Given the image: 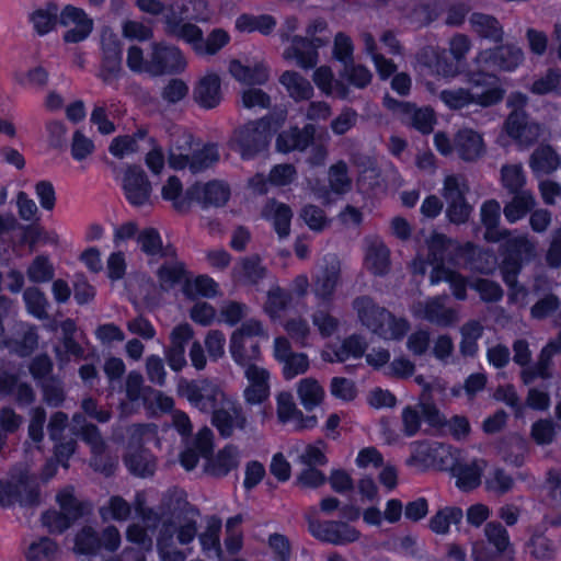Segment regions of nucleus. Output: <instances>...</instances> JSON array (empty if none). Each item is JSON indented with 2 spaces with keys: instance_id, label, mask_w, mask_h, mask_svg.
<instances>
[{
  "instance_id": "nucleus-1",
  "label": "nucleus",
  "mask_w": 561,
  "mask_h": 561,
  "mask_svg": "<svg viewBox=\"0 0 561 561\" xmlns=\"http://www.w3.org/2000/svg\"><path fill=\"white\" fill-rule=\"evenodd\" d=\"M449 243L450 240L444 234L434 233L428 241L432 261L416 256L409 265L412 276L424 277L427 267L431 266L430 280H470L469 276L461 272L469 263V252L460 248L450 251Z\"/></svg>"
},
{
  "instance_id": "nucleus-2",
  "label": "nucleus",
  "mask_w": 561,
  "mask_h": 561,
  "mask_svg": "<svg viewBox=\"0 0 561 561\" xmlns=\"http://www.w3.org/2000/svg\"><path fill=\"white\" fill-rule=\"evenodd\" d=\"M280 113L275 110L261 118L249 121L236 128L230 138V148L239 152L243 160H251L268 149L273 136L275 149L280 151Z\"/></svg>"
},
{
  "instance_id": "nucleus-3",
  "label": "nucleus",
  "mask_w": 561,
  "mask_h": 561,
  "mask_svg": "<svg viewBox=\"0 0 561 561\" xmlns=\"http://www.w3.org/2000/svg\"><path fill=\"white\" fill-rule=\"evenodd\" d=\"M524 61V51L514 44H502L481 50L473 67L466 72L467 82L473 88L499 87L494 71H514Z\"/></svg>"
},
{
  "instance_id": "nucleus-4",
  "label": "nucleus",
  "mask_w": 561,
  "mask_h": 561,
  "mask_svg": "<svg viewBox=\"0 0 561 561\" xmlns=\"http://www.w3.org/2000/svg\"><path fill=\"white\" fill-rule=\"evenodd\" d=\"M137 243L145 254L152 257L149 260V264L153 263L156 256L163 259L162 264L156 271L159 280H214L208 275L193 277L185 264L178 260L176 249L171 244L162 245L160 233L156 228L141 230L137 234Z\"/></svg>"
},
{
  "instance_id": "nucleus-5",
  "label": "nucleus",
  "mask_w": 561,
  "mask_h": 561,
  "mask_svg": "<svg viewBox=\"0 0 561 561\" xmlns=\"http://www.w3.org/2000/svg\"><path fill=\"white\" fill-rule=\"evenodd\" d=\"M353 308L357 312L360 323L386 341H400L410 329L408 320L397 318L367 296L356 298L353 301Z\"/></svg>"
},
{
  "instance_id": "nucleus-6",
  "label": "nucleus",
  "mask_w": 561,
  "mask_h": 561,
  "mask_svg": "<svg viewBox=\"0 0 561 561\" xmlns=\"http://www.w3.org/2000/svg\"><path fill=\"white\" fill-rule=\"evenodd\" d=\"M306 37L294 36L283 57L295 60L296 65L302 69H312L319 61L318 49L330 43L331 34L323 19L311 21L306 28Z\"/></svg>"
},
{
  "instance_id": "nucleus-7",
  "label": "nucleus",
  "mask_w": 561,
  "mask_h": 561,
  "mask_svg": "<svg viewBox=\"0 0 561 561\" xmlns=\"http://www.w3.org/2000/svg\"><path fill=\"white\" fill-rule=\"evenodd\" d=\"M178 394L202 413L210 414L228 396L220 385L207 378L187 380L181 378Z\"/></svg>"
},
{
  "instance_id": "nucleus-8",
  "label": "nucleus",
  "mask_w": 561,
  "mask_h": 561,
  "mask_svg": "<svg viewBox=\"0 0 561 561\" xmlns=\"http://www.w3.org/2000/svg\"><path fill=\"white\" fill-rule=\"evenodd\" d=\"M164 14V33L180 41H184L187 36H193L192 33H198V26L193 24L191 20H199V15L190 12L193 9L205 8L206 3L203 0H170L165 3Z\"/></svg>"
},
{
  "instance_id": "nucleus-9",
  "label": "nucleus",
  "mask_w": 561,
  "mask_h": 561,
  "mask_svg": "<svg viewBox=\"0 0 561 561\" xmlns=\"http://www.w3.org/2000/svg\"><path fill=\"white\" fill-rule=\"evenodd\" d=\"M33 508L41 504V490L36 479L27 472H21L11 480H0V506Z\"/></svg>"
},
{
  "instance_id": "nucleus-10",
  "label": "nucleus",
  "mask_w": 561,
  "mask_h": 561,
  "mask_svg": "<svg viewBox=\"0 0 561 561\" xmlns=\"http://www.w3.org/2000/svg\"><path fill=\"white\" fill-rule=\"evenodd\" d=\"M469 187L463 176L448 175L444 180L443 197L447 203L446 216L455 225L468 221L472 207L466 199Z\"/></svg>"
},
{
  "instance_id": "nucleus-11",
  "label": "nucleus",
  "mask_w": 561,
  "mask_h": 561,
  "mask_svg": "<svg viewBox=\"0 0 561 561\" xmlns=\"http://www.w3.org/2000/svg\"><path fill=\"white\" fill-rule=\"evenodd\" d=\"M310 534L318 540L334 546H346L360 538V531L342 520L309 519Z\"/></svg>"
},
{
  "instance_id": "nucleus-12",
  "label": "nucleus",
  "mask_w": 561,
  "mask_h": 561,
  "mask_svg": "<svg viewBox=\"0 0 561 561\" xmlns=\"http://www.w3.org/2000/svg\"><path fill=\"white\" fill-rule=\"evenodd\" d=\"M122 190L133 207L151 205L152 185L140 165H127L122 176Z\"/></svg>"
},
{
  "instance_id": "nucleus-13",
  "label": "nucleus",
  "mask_w": 561,
  "mask_h": 561,
  "mask_svg": "<svg viewBox=\"0 0 561 561\" xmlns=\"http://www.w3.org/2000/svg\"><path fill=\"white\" fill-rule=\"evenodd\" d=\"M187 62L181 49L164 43H154L148 59L147 72L152 76L180 75Z\"/></svg>"
},
{
  "instance_id": "nucleus-14",
  "label": "nucleus",
  "mask_w": 561,
  "mask_h": 561,
  "mask_svg": "<svg viewBox=\"0 0 561 561\" xmlns=\"http://www.w3.org/2000/svg\"><path fill=\"white\" fill-rule=\"evenodd\" d=\"M439 98L453 110L462 108L471 103L486 107L501 102L504 98V90L500 87H490L485 88L482 93H471L465 88H458L443 90Z\"/></svg>"
},
{
  "instance_id": "nucleus-15",
  "label": "nucleus",
  "mask_w": 561,
  "mask_h": 561,
  "mask_svg": "<svg viewBox=\"0 0 561 561\" xmlns=\"http://www.w3.org/2000/svg\"><path fill=\"white\" fill-rule=\"evenodd\" d=\"M101 72L100 78L110 83L118 79L123 72V48L119 37L112 31H103L101 35Z\"/></svg>"
},
{
  "instance_id": "nucleus-16",
  "label": "nucleus",
  "mask_w": 561,
  "mask_h": 561,
  "mask_svg": "<svg viewBox=\"0 0 561 561\" xmlns=\"http://www.w3.org/2000/svg\"><path fill=\"white\" fill-rule=\"evenodd\" d=\"M385 105L397 114L403 124L423 134H428L433 130L435 122L433 110L428 107L420 108L412 103L398 101L390 96L385 98Z\"/></svg>"
},
{
  "instance_id": "nucleus-17",
  "label": "nucleus",
  "mask_w": 561,
  "mask_h": 561,
  "mask_svg": "<svg viewBox=\"0 0 561 561\" xmlns=\"http://www.w3.org/2000/svg\"><path fill=\"white\" fill-rule=\"evenodd\" d=\"M210 414L211 425L224 438L230 437L236 428L243 430L247 424L242 407L229 396Z\"/></svg>"
},
{
  "instance_id": "nucleus-18",
  "label": "nucleus",
  "mask_w": 561,
  "mask_h": 561,
  "mask_svg": "<svg viewBox=\"0 0 561 561\" xmlns=\"http://www.w3.org/2000/svg\"><path fill=\"white\" fill-rule=\"evenodd\" d=\"M192 203H197L203 209L222 207L230 198V187L222 181L213 180L205 184L196 182L187 188Z\"/></svg>"
},
{
  "instance_id": "nucleus-19",
  "label": "nucleus",
  "mask_w": 561,
  "mask_h": 561,
  "mask_svg": "<svg viewBox=\"0 0 561 561\" xmlns=\"http://www.w3.org/2000/svg\"><path fill=\"white\" fill-rule=\"evenodd\" d=\"M329 185L314 188V195L324 205L334 202L333 195L343 196L352 190V179L348 175V167L345 161L340 160L328 170Z\"/></svg>"
},
{
  "instance_id": "nucleus-20",
  "label": "nucleus",
  "mask_w": 561,
  "mask_h": 561,
  "mask_svg": "<svg viewBox=\"0 0 561 561\" xmlns=\"http://www.w3.org/2000/svg\"><path fill=\"white\" fill-rule=\"evenodd\" d=\"M192 99L203 110L218 107L224 100L219 75L210 71L199 77L193 87Z\"/></svg>"
},
{
  "instance_id": "nucleus-21",
  "label": "nucleus",
  "mask_w": 561,
  "mask_h": 561,
  "mask_svg": "<svg viewBox=\"0 0 561 561\" xmlns=\"http://www.w3.org/2000/svg\"><path fill=\"white\" fill-rule=\"evenodd\" d=\"M59 23L62 26H68L70 23L75 24V27L64 34V41L66 43L82 42L93 30V20L88 18L82 9L71 4L66 5L60 12Z\"/></svg>"
},
{
  "instance_id": "nucleus-22",
  "label": "nucleus",
  "mask_w": 561,
  "mask_h": 561,
  "mask_svg": "<svg viewBox=\"0 0 561 561\" xmlns=\"http://www.w3.org/2000/svg\"><path fill=\"white\" fill-rule=\"evenodd\" d=\"M123 461L129 473L139 478L152 477L157 469L156 456L142 446L134 447L129 444Z\"/></svg>"
},
{
  "instance_id": "nucleus-23",
  "label": "nucleus",
  "mask_w": 561,
  "mask_h": 561,
  "mask_svg": "<svg viewBox=\"0 0 561 561\" xmlns=\"http://www.w3.org/2000/svg\"><path fill=\"white\" fill-rule=\"evenodd\" d=\"M480 217L488 242H500L511 234V230L500 226L501 205L496 199H488L481 205Z\"/></svg>"
},
{
  "instance_id": "nucleus-24",
  "label": "nucleus",
  "mask_w": 561,
  "mask_h": 561,
  "mask_svg": "<svg viewBox=\"0 0 561 561\" xmlns=\"http://www.w3.org/2000/svg\"><path fill=\"white\" fill-rule=\"evenodd\" d=\"M183 42L191 45L198 56H214L230 42V35L222 28H214L206 38L198 26V33H192Z\"/></svg>"
},
{
  "instance_id": "nucleus-25",
  "label": "nucleus",
  "mask_w": 561,
  "mask_h": 561,
  "mask_svg": "<svg viewBox=\"0 0 561 561\" xmlns=\"http://www.w3.org/2000/svg\"><path fill=\"white\" fill-rule=\"evenodd\" d=\"M447 297H435L420 304V316L438 327H450L458 321V311L446 306Z\"/></svg>"
},
{
  "instance_id": "nucleus-26",
  "label": "nucleus",
  "mask_w": 561,
  "mask_h": 561,
  "mask_svg": "<svg viewBox=\"0 0 561 561\" xmlns=\"http://www.w3.org/2000/svg\"><path fill=\"white\" fill-rule=\"evenodd\" d=\"M263 334L264 330L260 321L251 319L243 322L242 325L237 329L230 337L229 351L231 357H239L240 359H244V357H242L239 353V347L242 346V342L243 345H249V348H252V352H256L259 343L256 337L262 336Z\"/></svg>"
},
{
  "instance_id": "nucleus-27",
  "label": "nucleus",
  "mask_w": 561,
  "mask_h": 561,
  "mask_svg": "<svg viewBox=\"0 0 561 561\" xmlns=\"http://www.w3.org/2000/svg\"><path fill=\"white\" fill-rule=\"evenodd\" d=\"M561 167V156L550 145H539L529 157V168L536 178L550 175Z\"/></svg>"
},
{
  "instance_id": "nucleus-28",
  "label": "nucleus",
  "mask_w": 561,
  "mask_h": 561,
  "mask_svg": "<svg viewBox=\"0 0 561 561\" xmlns=\"http://www.w3.org/2000/svg\"><path fill=\"white\" fill-rule=\"evenodd\" d=\"M455 151L465 161H476L484 153V144L480 134L472 129H460L454 137Z\"/></svg>"
},
{
  "instance_id": "nucleus-29",
  "label": "nucleus",
  "mask_w": 561,
  "mask_h": 561,
  "mask_svg": "<svg viewBox=\"0 0 561 561\" xmlns=\"http://www.w3.org/2000/svg\"><path fill=\"white\" fill-rule=\"evenodd\" d=\"M221 519L211 515L207 519L206 529L198 535L202 552L207 559H216L222 561V548L220 545Z\"/></svg>"
},
{
  "instance_id": "nucleus-30",
  "label": "nucleus",
  "mask_w": 561,
  "mask_h": 561,
  "mask_svg": "<svg viewBox=\"0 0 561 561\" xmlns=\"http://www.w3.org/2000/svg\"><path fill=\"white\" fill-rule=\"evenodd\" d=\"M504 202L503 215L508 224H516L525 218L537 205L533 191L508 194Z\"/></svg>"
},
{
  "instance_id": "nucleus-31",
  "label": "nucleus",
  "mask_w": 561,
  "mask_h": 561,
  "mask_svg": "<svg viewBox=\"0 0 561 561\" xmlns=\"http://www.w3.org/2000/svg\"><path fill=\"white\" fill-rule=\"evenodd\" d=\"M238 465V448L233 445H227L207 461L205 471L211 477L224 478L237 469Z\"/></svg>"
},
{
  "instance_id": "nucleus-32",
  "label": "nucleus",
  "mask_w": 561,
  "mask_h": 561,
  "mask_svg": "<svg viewBox=\"0 0 561 561\" xmlns=\"http://www.w3.org/2000/svg\"><path fill=\"white\" fill-rule=\"evenodd\" d=\"M483 466V460L473 459L471 461H463L461 458L451 471L453 477L457 479L456 485L463 491L476 489L481 483Z\"/></svg>"
},
{
  "instance_id": "nucleus-33",
  "label": "nucleus",
  "mask_w": 561,
  "mask_h": 561,
  "mask_svg": "<svg viewBox=\"0 0 561 561\" xmlns=\"http://www.w3.org/2000/svg\"><path fill=\"white\" fill-rule=\"evenodd\" d=\"M230 75L239 82L249 85H262L268 80V69L263 62L253 67L243 65L240 60L233 59L229 64Z\"/></svg>"
},
{
  "instance_id": "nucleus-34",
  "label": "nucleus",
  "mask_w": 561,
  "mask_h": 561,
  "mask_svg": "<svg viewBox=\"0 0 561 561\" xmlns=\"http://www.w3.org/2000/svg\"><path fill=\"white\" fill-rule=\"evenodd\" d=\"M178 506L185 514L184 523L175 526L176 540L180 545L191 543L198 536L196 517L199 516V510L186 500L178 499Z\"/></svg>"
},
{
  "instance_id": "nucleus-35",
  "label": "nucleus",
  "mask_w": 561,
  "mask_h": 561,
  "mask_svg": "<svg viewBox=\"0 0 561 561\" xmlns=\"http://www.w3.org/2000/svg\"><path fill=\"white\" fill-rule=\"evenodd\" d=\"M500 183L505 194L530 191L527 188V175L522 163H506L500 170Z\"/></svg>"
},
{
  "instance_id": "nucleus-36",
  "label": "nucleus",
  "mask_w": 561,
  "mask_h": 561,
  "mask_svg": "<svg viewBox=\"0 0 561 561\" xmlns=\"http://www.w3.org/2000/svg\"><path fill=\"white\" fill-rule=\"evenodd\" d=\"M276 25V19L270 14L242 13L236 19V28L242 33L259 32L262 35H270Z\"/></svg>"
},
{
  "instance_id": "nucleus-37",
  "label": "nucleus",
  "mask_w": 561,
  "mask_h": 561,
  "mask_svg": "<svg viewBox=\"0 0 561 561\" xmlns=\"http://www.w3.org/2000/svg\"><path fill=\"white\" fill-rule=\"evenodd\" d=\"M552 358L550 348H542L538 360L535 364H528L520 371V379L525 385L533 383L536 379H550L552 377Z\"/></svg>"
},
{
  "instance_id": "nucleus-38",
  "label": "nucleus",
  "mask_w": 561,
  "mask_h": 561,
  "mask_svg": "<svg viewBox=\"0 0 561 561\" xmlns=\"http://www.w3.org/2000/svg\"><path fill=\"white\" fill-rule=\"evenodd\" d=\"M470 23L473 32L481 38L489 39L493 43H501L503 41V27L494 16L483 13H473L470 16Z\"/></svg>"
},
{
  "instance_id": "nucleus-39",
  "label": "nucleus",
  "mask_w": 561,
  "mask_h": 561,
  "mask_svg": "<svg viewBox=\"0 0 561 561\" xmlns=\"http://www.w3.org/2000/svg\"><path fill=\"white\" fill-rule=\"evenodd\" d=\"M389 249L381 240H371L365 257L367 268L371 271L375 276H383L389 268Z\"/></svg>"
},
{
  "instance_id": "nucleus-40",
  "label": "nucleus",
  "mask_w": 561,
  "mask_h": 561,
  "mask_svg": "<svg viewBox=\"0 0 561 561\" xmlns=\"http://www.w3.org/2000/svg\"><path fill=\"white\" fill-rule=\"evenodd\" d=\"M316 126L307 124L302 128L293 127L283 133V152L290 150L304 151L313 140Z\"/></svg>"
},
{
  "instance_id": "nucleus-41",
  "label": "nucleus",
  "mask_w": 561,
  "mask_h": 561,
  "mask_svg": "<svg viewBox=\"0 0 561 561\" xmlns=\"http://www.w3.org/2000/svg\"><path fill=\"white\" fill-rule=\"evenodd\" d=\"M463 518V512L458 506H445L438 510L430 519V529L437 535L449 533L450 525H458Z\"/></svg>"
},
{
  "instance_id": "nucleus-42",
  "label": "nucleus",
  "mask_w": 561,
  "mask_h": 561,
  "mask_svg": "<svg viewBox=\"0 0 561 561\" xmlns=\"http://www.w3.org/2000/svg\"><path fill=\"white\" fill-rule=\"evenodd\" d=\"M502 241V254L512 255L518 259H530L536 252V242L527 233L512 236V233Z\"/></svg>"
},
{
  "instance_id": "nucleus-43",
  "label": "nucleus",
  "mask_w": 561,
  "mask_h": 561,
  "mask_svg": "<svg viewBox=\"0 0 561 561\" xmlns=\"http://www.w3.org/2000/svg\"><path fill=\"white\" fill-rule=\"evenodd\" d=\"M309 368V359L305 353H294L289 343L283 337V376L293 379L305 374Z\"/></svg>"
},
{
  "instance_id": "nucleus-44",
  "label": "nucleus",
  "mask_w": 561,
  "mask_h": 561,
  "mask_svg": "<svg viewBox=\"0 0 561 561\" xmlns=\"http://www.w3.org/2000/svg\"><path fill=\"white\" fill-rule=\"evenodd\" d=\"M290 394L283 392V425L291 423L297 431L311 430L318 424L316 415H307L289 402Z\"/></svg>"
},
{
  "instance_id": "nucleus-45",
  "label": "nucleus",
  "mask_w": 561,
  "mask_h": 561,
  "mask_svg": "<svg viewBox=\"0 0 561 561\" xmlns=\"http://www.w3.org/2000/svg\"><path fill=\"white\" fill-rule=\"evenodd\" d=\"M59 8L54 2H48L44 8L35 10L30 20L33 23L34 30L38 35L49 33L57 22H59Z\"/></svg>"
},
{
  "instance_id": "nucleus-46",
  "label": "nucleus",
  "mask_w": 561,
  "mask_h": 561,
  "mask_svg": "<svg viewBox=\"0 0 561 561\" xmlns=\"http://www.w3.org/2000/svg\"><path fill=\"white\" fill-rule=\"evenodd\" d=\"M73 551L76 554L96 556L101 551V538L91 526L82 527L75 536Z\"/></svg>"
},
{
  "instance_id": "nucleus-47",
  "label": "nucleus",
  "mask_w": 561,
  "mask_h": 561,
  "mask_svg": "<svg viewBox=\"0 0 561 561\" xmlns=\"http://www.w3.org/2000/svg\"><path fill=\"white\" fill-rule=\"evenodd\" d=\"M283 85L286 87L288 94L295 101H305L311 99L313 95V88L311 83L295 71L283 72Z\"/></svg>"
},
{
  "instance_id": "nucleus-48",
  "label": "nucleus",
  "mask_w": 561,
  "mask_h": 561,
  "mask_svg": "<svg viewBox=\"0 0 561 561\" xmlns=\"http://www.w3.org/2000/svg\"><path fill=\"white\" fill-rule=\"evenodd\" d=\"M183 186L180 179L172 175L168 179L167 183L162 186L161 195L165 201H172L173 207L179 213L188 211L192 201L187 196V190L182 196Z\"/></svg>"
},
{
  "instance_id": "nucleus-49",
  "label": "nucleus",
  "mask_w": 561,
  "mask_h": 561,
  "mask_svg": "<svg viewBox=\"0 0 561 561\" xmlns=\"http://www.w3.org/2000/svg\"><path fill=\"white\" fill-rule=\"evenodd\" d=\"M461 459V450L444 443L434 442L433 466L443 471H453Z\"/></svg>"
},
{
  "instance_id": "nucleus-50",
  "label": "nucleus",
  "mask_w": 561,
  "mask_h": 561,
  "mask_svg": "<svg viewBox=\"0 0 561 561\" xmlns=\"http://www.w3.org/2000/svg\"><path fill=\"white\" fill-rule=\"evenodd\" d=\"M484 485L488 492L502 496L513 491L515 480L505 469L493 468L485 476Z\"/></svg>"
},
{
  "instance_id": "nucleus-51",
  "label": "nucleus",
  "mask_w": 561,
  "mask_h": 561,
  "mask_svg": "<svg viewBox=\"0 0 561 561\" xmlns=\"http://www.w3.org/2000/svg\"><path fill=\"white\" fill-rule=\"evenodd\" d=\"M367 348L365 337L358 334H352L344 339L340 346L334 350V358L331 362L343 363L350 358H360Z\"/></svg>"
},
{
  "instance_id": "nucleus-52",
  "label": "nucleus",
  "mask_w": 561,
  "mask_h": 561,
  "mask_svg": "<svg viewBox=\"0 0 561 561\" xmlns=\"http://www.w3.org/2000/svg\"><path fill=\"white\" fill-rule=\"evenodd\" d=\"M58 545L49 537H41L30 545L25 557L27 561H57Z\"/></svg>"
},
{
  "instance_id": "nucleus-53",
  "label": "nucleus",
  "mask_w": 561,
  "mask_h": 561,
  "mask_svg": "<svg viewBox=\"0 0 561 561\" xmlns=\"http://www.w3.org/2000/svg\"><path fill=\"white\" fill-rule=\"evenodd\" d=\"M56 502L60 507V512L66 514L75 523L85 514L84 503L75 496L72 486L59 491L56 495Z\"/></svg>"
},
{
  "instance_id": "nucleus-54",
  "label": "nucleus",
  "mask_w": 561,
  "mask_h": 561,
  "mask_svg": "<svg viewBox=\"0 0 561 561\" xmlns=\"http://www.w3.org/2000/svg\"><path fill=\"white\" fill-rule=\"evenodd\" d=\"M298 396L305 409L311 411L322 402L324 390L316 379L305 378L299 382Z\"/></svg>"
},
{
  "instance_id": "nucleus-55",
  "label": "nucleus",
  "mask_w": 561,
  "mask_h": 561,
  "mask_svg": "<svg viewBox=\"0 0 561 561\" xmlns=\"http://www.w3.org/2000/svg\"><path fill=\"white\" fill-rule=\"evenodd\" d=\"M248 187L256 195H265L272 187H280V164H275L267 176L263 173H256L250 178Z\"/></svg>"
},
{
  "instance_id": "nucleus-56",
  "label": "nucleus",
  "mask_w": 561,
  "mask_h": 561,
  "mask_svg": "<svg viewBox=\"0 0 561 561\" xmlns=\"http://www.w3.org/2000/svg\"><path fill=\"white\" fill-rule=\"evenodd\" d=\"M219 160V152L216 145L208 144L190 156V170L192 173H199L213 167Z\"/></svg>"
},
{
  "instance_id": "nucleus-57",
  "label": "nucleus",
  "mask_w": 561,
  "mask_h": 561,
  "mask_svg": "<svg viewBox=\"0 0 561 561\" xmlns=\"http://www.w3.org/2000/svg\"><path fill=\"white\" fill-rule=\"evenodd\" d=\"M484 535L497 554H504L511 548L510 535L499 522H489L484 527Z\"/></svg>"
},
{
  "instance_id": "nucleus-58",
  "label": "nucleus",
  "mask_w": 561,
  "mask_h": 561,
  "mask_svg": "<svg viewBox=\"0 0 561 561\" xmlns=\"http://www.w3.org/2000/svg\"><path fill=\"white\" fill-rule=\"evenodd\" d=\"M41 522L51 535H61L75 524L66 514L53 508L42 514Z\"/></svg>"
},
{
  "instance_id": "nucleus-59",
  "label": "nucleus",
  "mask_w": 561,
  "mask_h": 561,
  "mask_svg": "<svg viewBox=\"0 0 561 561\" xmlns=\"http://www.w3.org/2000/svg\"><path fill=\"white\" fill-rule=\"evenodd\" d=\"M131 507L129 503L119 495L111 496L107 506L100 508L101 517L106 520L107 518L123 522L129 518Z\"/></svg>"
},
{
  "instance_id": "nucleus-60",
  "label": "nucleus",
  "mask_w": 561,
  "mask_h": 561,
  "mask_svg": "<svg viewBox=\"0 0 561 561\" xmlns=\"http://www.w3.org/2000/svg\"><path fill=\"white\" fill-rule=\"evenodd\" d=\"M27 311L37 319L48 317L46 308L48 306L45 295L37 288H27L23 295Z\"/></svg>"
},
{
  "instance_id": "nucleus-61",
  "label": "nucleus",
  "mask_w": 561,
  "mask_h": 561,
  "mask_svg": "<svg viewBox=\"0 0 561 561\" xmlns=\"http://www.w3.org/2000/svg\"><path fill=\"white\" fill-rule=\"evenodd\" d=\"M38 386L42 388L43 398L49 407L58 408L64 403L65 392L62 382L58 378H46Z\"/></svg>"
},
{
  "instance_id": "nucleus-62",
  "label": "nucleus",
  "mask_w": 561,
  "mask_h": 561,
  "mask_svg": "<svg viewBox=\"0 0 561 561\" xmlns=\"http://www.w3.org/2000/svg\"><path fill=\"white\" fill-rule=\"evenodd\" d=\"M182 293L191 300L214 298L219 293V283H182Z\"/></svg>"
},
{
  "instance_id": "nucleus-63",
  "label": "nucleus",
  "mask_w": 561,
  "mask_h": 561,
  "mask_svg": "<svg viewBox=\"0 0 561 561\" xmlns=\"http://www.w3.org/2000/svg\"><path fill=\"white\" fill-rule=\"evenodd\" d=\"M342 76L358 89L367 87L373 78L371 72L362 65H356L354 61L344 65Z\"/></svg>"
},
{
  "instance_id": "nucleus-64",
  "label": "nucleus",
  "mask_w": 561,
  "mask_h": 561,
  "mask_svg": "<svg viewBox=\"0 0 561 561\" xmlns=\"http://www.w3.org/2000/svg\"><path fill=\"white\" fill-rule=\"evenodd\" d=\"M342 276L341 261L335 254H327L318 264L317 280H337Z\"/></svg>"
}]
</instances>
